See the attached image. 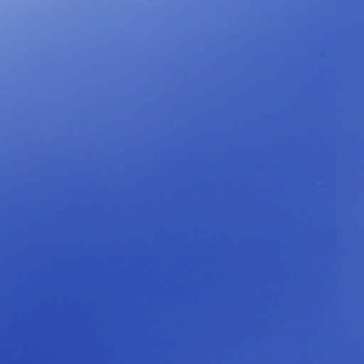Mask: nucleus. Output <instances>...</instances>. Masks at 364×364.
I'll use <instances>...</instances> for the list:
<instances>
[{"instance_id":"nucleus-1","label":"nucleus","mask_w":364,"mask_h":364,"mask_svg":"<svg viewBox=\"0 0 364 364\" xmlns=\"http://www.w3.org/2000/svg\"><path fill=\"white\" fill-rule=\"evenodd\" d=\"M90 232H87V238L89 239Z\"/></svg>"}]
</instances>
